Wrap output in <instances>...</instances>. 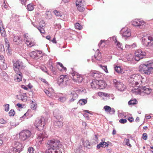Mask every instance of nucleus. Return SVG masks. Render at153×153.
<instances>
[{
	"mask_svg": "<svg viewBox=\"0 0 153 153\" xmlns=\"http://www.w3.org/2000/svg\"><path fill=\"white\" fill-rule=\"evenodd\" d=\"M48 149L47 150H51L58 148H62V146L60 141L58 140L53 139L50 140L47 143Z\"/></svg>",
	"mask_w": 153,
	"mask_h": 153,
	"instance_id": "nucleus-1",
	"label": "nucleus"
},
{
	"mask_svg": "<svg viewBox=\"0 0 153 153\" xmlns=\"http://www.w3.org/2000/svg\"><path fill=\"white\" fill-rule=\"evenodd\" d=\"M19 139L22 141H29L32 138L33 135L31 132L27 130L22 131L19 134Z\"/></svg>",
	"mask_w": 153,
	"mask_h": 153,
	"instance_id": "nucleus-2",
	"label": "nucleus"
},
{
	"mask_svg": "<svg viewBox=\"0 0 153 153\" xmlns=\"http://www.w3.org/2000/svg\"><path fill=\"white\" fill-rule=\"evenodd\" d=\"M13 69L16 72H19L20 70L25 68V66L24 65L23 62L19 60H13Z\"/></svg>",
	"mask_w": 153,
	"mask_h": 153,
	"instance_id": "nucleus-3",
	"label": "nucleus"
},
{
	"mask_svg": "<svg viewBox=\"0 0 153 153\" xmlns=\"http://www.w3.org/2000/svg\"><path fill=\"white\" fill-rule=\"evenodd\" d=\"M45 125V119L43 117L37 118L35 123V126L39 130H42Z\"/></svg>",
	"mask_w": 153,
	"mask_h": 153,
	"instance_id": "nucleus-4",
	"label": "nucleus"
},
{
	"mask_svg": "<svg viewBox=\"0 0 153 153\" xmlns=\"http://www.w3.org/2000/svg\"><path fill=\"white\" fill-rule=\"evenodd\" d=\"M14 146L10 149L9 153H19L23 147L22 144L19 142H16Z\"/></svg>",
	"mask_w": 153,
	"mask_h": 153,
	"instance_id": "nucleus-5",
	"label": "nucleus"
},
{
	"mask_svg": "<svg viewBox=\"0 0 153 153\" xmlns=\"http://www.w3.org/2000/svg\"><path fill=\"white\" fill-rule=\"evenodd\" d=\"M153 73V62H148L144 64V73L146 74H152Z\"/></svg>",
	"mask_w": 153,
	"mask_h": 153,
	"instance_id": "nucleus-6",
	"label": "nucleus"
},
{
	"mask_svg": "<svg viewBox=\"0 0 153 153\" xmlns=\"http://www.w3.org/2000/svg\"><path fill=\"white\" fill-rule=\"evenodd\" d=\"M71 76L72 79L76 82H81L82 81V77L76 72H73L71 74Z\"/></svg>",
	"mask_w": 153,
	"mask_h": 153,
	"instance_id": "nucleus-7",
	"label": "nucleus"
},
{
	"mask_svg": "<svg viewBox=\"0 0 153 153\" xmlns=\"http://www.w3.org/2000/svg\"><path fill=\"white\" fill-rule=\"evenodd\" d=\"M153 40V38L152 36H144V45L147 46L152 45L151 42Z\"/></svg>",
	"mask_w": 153,
	"mask_h": 153,
	"instance_id": "nucleus-8",
	"label": "nucleus"
},
{
	"mask_svg": "<svg viewBox=\"0 0 153 153\" xmlns=\"http://www.w3.org/2000/svg\"><path fill=\"white\" fill-rule=\"evenodd\" d=\"M143 54L140 49H138L135 53V58L136 61H139L143 58Z\"/></svg>",
	"mask_w": 153,
	"mask_h": 153,
	"instance_id": "nucleus-9",
	"label": "nucleus"
},
{
	"mask_svg": "<svg viewBox=\"0 0 153 153\" xmlns=\"http://www.w3.org/2000/svg\"><path fill=\"white\" fill-rule=\"evenodd\" d=\"M132 25L134 26L139 27L140 28L143 27V22L139 19H135L132 22Z\"/></svg>",
	"mask_w": 153,
	"mask_h": 153,
	"instance_id": "nucleus-10",
	"label": "nucleus"
},
{
	"mask_svg": "<svg viewBox=\"0 0 153 153\" xmlns=\"http://www.w3.org/2000/svg\"><path fill=\"white\" fill-rule=\"evenodd\" d=\"M45 22L44 21H41L39 23V27H37V28L39 31L41 33H45L44 27H45Z\"/></svg>",
	"mask_w": 153,
	"mask_h": 153,
	"instance_id": "nucleus-11",
	"label": "nucleus"
},
{
	"mask_svg": "<svg viewBox=\"0 0 153 153\" xmlns=\"http://www.w3.org/2000/svg\"><path fill=\"white\" fill-rule=\"evenodd\" d=\"M121 33L123 37H128L131 36L130 31L126 28H123L121 31Z\"/></svg>",
	"mask_w": 153,
	"mask_h": 153,
	"instance_id": "nucleus-12",
	"label": "nucleus"
},
{
	"mask_svg": "<svg viewBox=\"0 0 153 153\" xmlns=\"http://www.w3.org/2000/svg\"><path fill=\"white\" fill-rule=\"evenodd\" d=\"M56 119V120L54 123V125L56 126H58L59 128L62 127L63 126L62 118Z\"/></svg>",
	"mask_w": 153,
	"mask_h": 153,
	"instance_id": "nucleus-13",
	"label": "nucleus"
},
{
	"mask_svg": "<svg viewBox=\"0 0 153 153\" xmlns=\"http://www.w3.org/2000/svg\"><path fill=\"white\" fill-rule=\"evenodd\" d=\"M90 74L95 78H100L102 76L101 74L99 72L95 71L91 72Z\"/></svg>",
	"mask_w": 153,
	"mask_h": 153,
	"instance_id": "nucleus-14",
	"label": "nucleus"
},
{
	"mask_svg": "<svg viewBox=\"0 0 153 153\" xmlns=\"http://www.w3.org/2000/svg\"><path fill=\"white\" fill-rule=\"evenodd\" d=\"M48 137V135L45 133H40L38 136V141L41 143L42 142L45 140Z\"/></svg>",
	"mask_w": 153,
	"mask_h": 153,
	"instance_id": "nucleus-15",
	"label": "nucleus"
},
{
	"mask_svg": "<svg viewBox=\"0 0 153 153\" xmlns=\"http://www.w3.org/2000/svg\"><path fill=\"white\" fill-rule=\"evenodd\" d=\"M98 82V89H103L106 87V84L103 81L100 80Z\"/></svg>",
	"mask_w": 153,
	"mask_h": 153,
	"instance_id": "nucleus-16",
	"label": "nucleus"
},
{
	"mask_svg": "<svg viewBox=\"0 0 153 153\" xmlns=\"http://www.w3.org/2000/svg\"><path fill=\"white\" fill-rule=\"evenodd\" d=\"M61 148H58L51 150H47L46 153H62Z\"/></svg>",
	"mask_w": 153,
	"mask_h": 153,
	"instance_id": "nucleus-17",
	"label": "nucleus"
},
{
	"mask_svg": "<svg viewBox=\"0 0 153 153\" xmlns=\"http://www.w3.org/2000/svg\"><path fill=\"white\" fill-rule=\"evenodd\" d=\"M53 114L54 116L56 118V119L63 118L62 116L60 114L59 111L58 109H56L54 111H53Z\"/></svg>",
	"mask_w": 153,
	"mask_h": 153,
	"instance_id": "nucleus-18",
	"label": "nucleus"
},
{
	"mask_svg": "<svg viewBox=\"0 0 153 153\" xmlns=\"http://www.w3.org/2000/svg\"><path fill=\"white\" fill-rule=\"evenodd\" d=\"M98 80H94L91 83V85L93 88L98 89Z\"/></svg>",
	"mask_w": 153,
	"mask_h": 153,
	"instance_id": "nucleus-19",
	"label": "nucleus"
},
{
	"mask_svg": "<svg viewBox=\"0 0 153 153\" xmlns=\"http://www.w3.org/2000/svg\"><path fill=\"white\" fill-rule=\"evenodd\" d=\"M102 142H100L99 144H98L97 146V148L98 149H99L101 147H105L106 146L108 145V144L106 142L103 141L102 139Z\"/></svg>",
	"mask_w": 153,
	"mask_h": 153,
	"instance_id": "nucleus-20",
	"label": "nucleus"
},
{
	"mask_svg": "<svg viewBox=\"0 0 153 153\" xmlns=\"http://www.w3.org/2000/svg\"><path fill=\"white\" fill-rule=\"evenodd\" d=\"M71 96L72 98L70 99V102H72L77 98L78 95L75 92H73L71 93Z\"/></svg>",
	"mask_w": 153,
	"mask_h": 153,
	"instance_id": "nucleus-21",
	"label": "nucleus"
},
{
	"mask_svg": "<svg viewBox=\"0 0 153 153\" xmlns=\"http://www.w3.org/2000/svg\"><path fill=\"white\" fill-rule=\"evenodd\" d=\"M19 73V72H18ZM19 74L16 73L15 75V79H16L17 81L19 82L22 80V74L21 73L19 72Z\"/></svg>",
	"mask_w": 153,
	"mask_h": 153,
	"instance_id": "nucleus-22",
	"label": "nucleus"
},
{
	"mask_svg": "<svg viewBox=\"0 0 153 153\" xmlns=\"http://www.w3.org/2000/svg\"><path fill=\"white\" fill-rule=\"evenodd\" d=\"M63 75H61L57 78V83L59 85H61V84L63 85L64 80H63Z\"/></svg>",
	"mask_w": 153,
	"mask_h": 153,
	"instance_id": "nucleus-23",
	"label": "nucleus"
},
{
	"mask_svg": "<svg viewBox=\"0 0 153 153\" xmlns=\"http://www.w3.org/2000/svg\"><path fill=\"white\" fill-rule=\"evenodd\" d=\"M137 47V45L136 43H134L131 45H128L126 44L125 45V47L126 48L128 49H132L134 48Z\"/></svg>",
	"mask_w": 153,
	"mask_h": 153,
	"instance_id": "nucleus-24",
	"label": "nucleus"
},
{
	"mask_svg": "<svg viewBox=\"0 0 153 153\" xmlns=\"http://www.w3.org/2000/svg\"><path fill=\"white\" fill-rule=\"evenodd\" d=\"M13 41L16 43V44H18L20 41V37L19 36L14 35Z\"/></svg>",
	"mask_w": 153,
	"mask_h": 153,
	"instance_id": "nucleus-25",
	"label": "nucleus"
},
{
	"mask_svg": "<svg viewBox=\"0 0 153 153\" xmlns=\"http://www.w3.org/2000/svg\"><path fill=\"white\" fill-rule=\"evenodd\" d=\"M63 78L64 80L63 85H66L68 84V82H69V79L66 75H63Z\"/></svg>",
	"mask_w": 153,
	"mask_h": 153,
	"instance_id": "nucleus-26",
	"label": "nucleus"
},
{
	"mask_svg": "<svg viewBox=\"0 0 153 153\" xmlns=\"http://www.w3.org/2000/svg\"><path fill=\"white\" fill-rule=\"evenodd\" d=\"M87 103V99H82L80 100L78 102V103L79 105H84L86 104Z\"/></svg>",
	"mask_w": 153,
	"mask_h": 153,
	"instance_id": "nucleus-27",
	"label": "nucleus"
},
{
	"mask_svg": "<svg viewBox=\"0 0 153 153\" xmlns=\"http://www.w3.org/2000/svg\"><path fill=\"white\" fill-rule=\"evenodd\" d=\"M85 4L84 0H77L76 1V6L84 5Z\"/></svg>",
	"mask_w": 153,
	"mask_h": 153,
	"instance_id": "nucleus-28",
	"label": "nucleus"
},
{
	"mask_svg": "<svg viewBox=\"0 0 153 153\" xmlns=\"http://www.w3.org/2000/svg\"><path fill=\"white\" fill-rule=\"evenodd\" d=\"M152 90L149 87H146L144 86V93L146 94H149L151 93Z\"/></svg>",
	"mask_w": 153,
	"mask_h": 153,
	"instance_id": "nucleus-29",
	"label": "nucleus"
},
{
	"mask_svg": "<svg viewBox=\"0 0 153 153\" xmlns=\"http://www.w3.org/2000/svg\"><path fill=\"white\" fill-rule=\"evenodd\" d=\"M101 54L100 52L97 51L96 52L94 55L95 58L97 60H100L101 58Z\"/></svg>",
	"mask_w": 153,
	"mask_h": 153,
	"instance_id": "nucleus-30",
	"label": "nucleus"
},
{
	"mask_svg": "<svg viewBox=\"0 0 153 153\" xmlns=\"http://www.w3.org/2000/svg\"><path fill=\"white\" fill-rule=\"evenodd\" d=\"M124 88L125 86L123 85L122 82H120L117 88L119 91H122L124 90Z\"/></svg>",
	"mask_w": 153,
	"mask_h": 153,
	"instance_id": "nucleus-31",
	"label": "nucleus"
},
{
	"mask_svg": "<svg viewBox=\"0 0 153 153\" xmlns=\"http://www.w3.org/2000/svg\"><path fill=\"white\" fill-rule=\"evenodd\" d=\"M5 43L4 45L5 46V48L7 50H9V48L10 47V44L7 38H4V39Z\"/></svg>",
	"mask_w": 153,
	"mask_h": 153,
	"instance_id": "nucleus-32",
	"label": "nucleus"
},
{
	"mask_svg": "<svg viewBox=\"0 0 153 153\" xmlns=\"http://www.w3.org/2000/svg\"><path fill=\"white\" fill-rule=\"evenodd\" d=\"M137 76L136 75L133 74L131 75L128 78V81L130 83L133 82L134 83V82L133 81H132V79H135V78H136Z\"/></svg>",
	"mask_w": 153,
	"mask_h": 153,
	"instance_id": "nucleus-33",
	"label": "nucleus"
},
{
	"mask_svg": "<svg viewBox=\"0 0 153 153\" xmlns=\"http://www.w3.org/2000/svg\"><path fill=\"white\" fill-rule=\"evenodd\" d=\"M83 145L85 147L88 148L90 149V144L88 140H86L84 142Z\"/></svg>",
	"mask_w": 153,
	"mask_h": 153,
	"instance_id": "nucleus-34",
	"label": "nucleus"
},
{
	"mask_svg": "<svg viewBox=\"0 0 153 153\" xmlns=\"http://www.w3.org/2000/svg\"><path fill=\"white\" fill-rule=\"evenodd\" d=\"M114 42L116 45L118 46V48L122 50V48L121 47L122 44H121L119 42L117 41L116 38H115Z\"/></svg>",
	"mask_w": 153,
	"mask_h": 153,
	"instance_id": "nucleus-35",
	"label": "nucleus"
},
{
	"mask_svg": "<svg viewBox=\"0 0 153 153\" xmlns=\"http://www.w3.org/2000/svg\"><path fill=\"white\" fill-rule=\"evenodd\" d=\"M137 102V101L136 100H131L128 102L129 105H134L136 104Z\"/></svg>",
	"mask_w": 153,
	"mask_h": 153,
	"instance_id": "nucleus-36",
	"label": "nucleus"
},
{
	"mask_svg": "<svg viewBox=\"0 0 153 153\" xmlns=\"http://www.w3.org/2000/svg\"><path fill=\"white\" fill-rule=\"evenodd\" d=\"M113 83L115 87L117 88V86L119 85V84L120 83V82L117 80V79H114L113 80Z\"/></svg>",
	"mask_w": 153,
	"mask_h": 153,
	"instance_id": "nucleus-37",
	"label": "nucleus"
},
{
	"mask_svg": "<svg viewBox=\"0 0 153 153\" xmlns=\"http://www.w3.org/2000/svg\"><path fill=\"white\" fill-rule=\"evenodd\" d=\"M114 69L117 73H121L122 72V70L120 66L114 67Z\"/></svg>",
	"mask_w": 153,
	"mask_h": 153,
	"instance_id": "nucleus-38",
	"label": "nucleus"
},
{
	"mask_svg": "<svg viewBox=\"0 0 153 153\" xmlns=\"http://www.w3.org/2000/svg\"><path fill=\"white\" fill-rule=\"evenodd\" d=\"M76 6L78 10L80 12L83 11L85 8V7H84V5L77 6Z\"/></svg>",
	"mask_w": 153,
	"mask_h": 153,
	"instance_id": "nucleus-39",
	"label": "nucleus"
},
{
	"mask_svg": "<svg viewBox=\"0 0 153 153\" xmlns=\"http://www.w3.org/2000/svg\"><path fill=\"white\" fill-rule=\"evenodd\" d=\"M36 104L35 102H34L33 101H31V108L33 109H34L36 108Z\"/></svg>",
	"mask_w": 153,
	"mask_h": 153,
	"instance_id": "nucleus-40",
	"label": "nucleus"
},
{
	"mask_svg": "<svg viewBox=\"0 0 153 153\" xmlns=\"http://www.w3.org/2000/svg\"><path fill=\"white\" fill-rule=\"evenodd\" d=\"M27 9L28 11H32L34 7L32 4H29L27 5Z\"/></svg>",
	"mask_w": 153,
	"mask_h": 153,
	"instance_id": "nucleus-41",
	"label": "nucleus"
},
{
	"mask_svg": "<svg viewBox=\"0 0 153 153\" xmlns=\"http://www.w3.org/2000/svg\"><path fill=\"white\" fill-rule=\"evenodd\" d=\"M75 27L76 29L81 30L82 28V26L79 23H77L75 24Z\"/></svg>",
	"mask_w": 153,
	"mask_h": 153,
	"instance_id": "nucleus-42",
	"label": "nucleus"
},
{
	"mask_svg": "<svg viewBox=\"0 0 153 153\" xmlns=\"http://www.w3.org/2000/svg\"><path fill=\"white\" fill-rule=\"evenodd\" d=\"M111 108L108 105H105L103 108V109L105 110V111L108 113L111 110Z\"/></svg>",
	"mask_w": 153,
	"mask_h": 153,
	"instance_id": "nucleus-43",
	"label": "nucleus"
},
{
	"mask_svg": "<svg viewBox=\"0 0 153 153\" xmlns=\"http://www.w3.org/2000/svg\"><path fill=\"white\" fill-rule=\"evenodd\" d=\"M131 91H133L134 92H137L138 94H140L142 92H143V91H141V90L140 89V88L138 89L137 88H135L134 90L132 89Z\"/></svg>",
	"mask_w": 153,
	"mask_h": 153,
	"instance_id": "nucleus-44",
	"label": "nucleus"
},
{
	"mask_svg": "<svg viewBox=\"0 0 153 153\" xmlns=\"http://www.w3.org/2000/svg\"><path fill=\"white\" fill-rule=\"evenodd\" d=\"M36 53L35 51H33L30 53L29 55L32 58H35V56L36 55Z\"/></svg>",
	"mask_w": 153,
	"mask_h": 153,
	"instance_id": "nucleus-45",
	"label": "nucleus"
},
{
	"mask_svg": "<svg viewBox=\"0 0 153 153\" xmlns=\"http://www.w3.org/2000/svg\"><path fill=\"white\" fill-rule=\"evenodd\" d=\"M100 68H102L106 73H108V71L107 68V67L106 66H102V65H100Z\"/></svg>",
	"mask_w": 153,
	"mask_h": 153,
	"instance_id": "nucleus-46",
	"label": "nucleus"
},
{
	"mask_svg": "<svg viewBox=\"0 0 153 153\" xmlns=\"http://www.w3.org/2000/svg\"><path fill=\"white\" fill-rule=\"evenodd\" d=\"M44 92L49 97H50L51 96L52 92L51 91L50 92V91L47 90H45L44 91Z\"/></svg>",
	"mask_w": 153,
	"mask_h": 153,
	"instance_id": "nucleus-47",
	"label": "nucleus"
},
{
	"mask_svg": "<svg viewBox=\"0 0 153 153\" xmlns=\"http://www.w3.org/2000/svg\"><path fill=\"white\" fill-rule=\"evenodd\" d=\"M25 43H26L27 45L30 46V47L32 46L35 45L34 42H30L28 40H26L25 42Z\"/></svg>",
	"mask_w": 153,
	"mask_h": 153,
	"instance_id": "nucleus-48",
	"label": "nucleus"
},
{
	"mask_svg": "<svg viewBox=\"0 0 153 153\" xmlns=\"http://www.w3.org/2000/svg\"><path fill=\"white\" fill-rule=\"evenodd\" d=\"M54 14L57 16H62L61 14L57 10H54L53 11Z\"/></svg>",
	"mask_w": 153,
	"mask_h": 153,
	"instance_id": "nucleus-49",
	"label": "nucleus"
},
{
	"mask_svg": "<svg viewBox=\"0 0 153 153\" xmlns=\"http://www.w3.org/2000/svg\"><path fill=\"white\" fill-rule=\"evenodd\" d=\"M139 71L141 73L143 74V64H141L139 66Z\"/></svg>",
	"mask_w": 153,
	"mask_h": 153,
	"instance_id": "nucleus-50",
	"label": "nucleus"
},
{
	"mask_svg": "<svg viewBox=\"0 0 153 153\" xmlns=\"http://www.w3.org/2000/svg\"><path fill=\"white\" fill-rule=\"evenodd\" d=\"M23 94L24 95H22L21 96V100L22 101H25L27 99V97L25 96V95H26V93H24Z\"/></svg>",
	"mask_w": 153,
	"mask_h": 153,
	"instance_id": "nucleus-51",
	"label": "nucleus"
},
{
	"mask_svg": "<svg viewBox=\"0 0 153 153\" xmlns=\"http://www.w3.org/2000/svg\"><path fill=\"white\" fill-rule=\"evenodd\" d=\"M126 145L129 146L130 147L131 146L130 144L129 143V139H126L125 140Z\"/></svg>",
	"mask_w": 153,
	"mask_h": 153,
	"instance_id": "nucleus-52",
	"label": "nucleus"
},
{
	"mask_svg": "<svg viewBox=\"0 0 153 153\" xmlns=\"http://www.w3.org/2000/svg\"><path fill=\"white\" fill-rule=\"evenodd\" d=\"M15 113L14 110L12 109L10 110L9 112V114L10 116H13L14 115Z\"/></svg>",
	"mask_w": 153,
	"mask_h": 153,
	"instance_id": "nucleus-53",
	"label": "nucleus"
},
{
	"mask_svg": "<svg viewBox=\"0 0 153 153\" xmlns=\"http://www.w3.org/2000/svg\"><path fill=\"white\" fill-rule=\"evenodd\" d=\"M3 64L1 65V68L3 70H5L7 68V66L6 64L3 63Z\"/></svg>",
	"mask_w": 153,
	"mask_h": 153,
	"instance_id": "nucleus-54",
	"label": "nucleus"
},
{
	"mask_svg": "<svg viewBox=\"0 0 153 153\" xmlns=\"http://www.w3.org/2000/svg\"><path fill=\"white\" fill-rule=\"evenodd\" d=\"M28 150L29 153H33L34 149L32 147H29Z\"/></svg>",
	"mask_w": 153,
	"mask_h": 153,
	"instance_id": "nucleus-55",
	"label": "nucleus"
},
{
	"mask_svg": "<svg viewBox=\"0 0 153 153\" xmlns=\"http://www.w3.org/2000/svg\"><path fill=\"white\" fill-rule=\"evenodd\" d=\"M119 122L122 124H124L127 122V120L126 119H121L120 120Z\"/></svg>",
	"mask_w": 153,
	"mask_h": 153,
	"instance_id": "nucleus-56",
	"label": "nucleus"
},
{
	"mask_svg": "<svg viewBox=\"0 0 153 153\" xmlns=\"http://www.w3.org/2000/svg\"><path fill=\"white\" fill-rule=\"evenodd\" d=\"M135 79H132V81H133V82H134V83H133V82L130 83L133 85H134V86H137V85H138L139 83L138 82H136V81H135Z\"/></svg>",
	"mask_w": 153,
	"mask_h": 153,
	"instance_id": "nucleus-57",
	"label": "nucleus"
},
{
	"mask_svg": "<svg viewBox=\"0 0 153 153\" xmlns=\"http://www.w3.org/2000/svg\"><path fill=\"white\" fill-rule=\"evenodd\" d=\"M4 105L5 107V111H8L9 110V105L8 104H7Z\"/></svg>",
	"mask_w": 153,
	"mask_h": 153,
	"instance_id": "nucleus-58",
	"label": "nucleus"
},
{
	"mask_svg": "<svg viewBox=\"0 0 153 153\" xmlns=\"http://www.w3.org/2000/svg\"><path fill=\"white\" fill-rule=\"evenodd\" d=\"M59 100L62 102H64L66 100V98L65 97H61L59 98Z\"/></svg>",
	"mask_w": 153,
	"mask_h": 153,
	"instance_id": "nucleus-59",
	"label": "nucleus"
},
{
	"mask_svg": "<svg viewBox=\"0 0 153 153\" xmlns=\"http://www.w3.org/2000/svg\"><path fill=\"white\" fill-rule=\"evenodd\" d=\"M58 65H59L63 69V70L64 71H66V68L60 62H58Z\"/></svg>",
	"mask_w": 153,
	"mask_h": 153,
	"instance_id": "nucleus-60",
	"label": "nucleus"
},
{
	"mask_svg": "<svg viewBox=\"0 0 153 153\" xmlns=\"http://www.w3.org/2000/svg\"><path fill=\"white\" fill-rule=\"evenodd\" d=\"M4 57L3 56H0V62H1L2 63H4Z\"/></svg>",
	"mask_w": 153,
	"mask_h": 153,
	"instance_id": "nucleus-61",
	"label": "nucleus"
},
{
	"mask_svg": "<svg viewBox=\"0 0 153 153\" xmlns=\"http://www.w3.org/2000/svg\"><path fill=\"white\" fill-rule=\"evenodd\" d=\"M7 123V121L3 119H0V123L2 124H5Z\"/></svg>",
	"mask_w": 153,
	"mask_h": 153,
	"instance_id": "nucleus-62",
	"label": "nucleus"
},
{
	"mask_svg": "<svg viewBox=\"0 0 153 153\" xmlns=\"http://www.w3.org/2000/svg\"><path fill=\"white\" fill-rule=\"evenodd\" d=\"M115 110L113 108H111V110L110 111L109 113L111 114H114L115 113Z\"/></svg>",
	"mask_w": 153,
	"mask_h": 153,
	"instance_id": "nucleus-63",
	"label": "nucleus"
},
{
	"mask_svg": "<svg viewBox=\"0 0 153 153\" xmlns=\"http://www.w3.org/2000/svg\"><path fill=\"white\" fill-rule=\"evenodd\" d=\"M50 69L53 73L55 71V69L54 68L52 65H51V66L50 67Z\"/></svg>",
	"mask_w": 153,
	"mask_h": 153,
	"instance_id": "nucleus-64",
	"label": "nucleus"
}]
</instances>
